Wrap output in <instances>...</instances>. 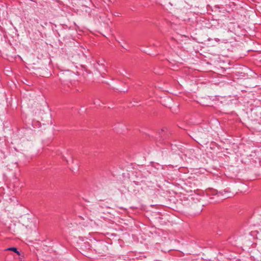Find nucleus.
Wrapping results in <instances>:
<instances>
[{
    "mask_svg": "<svg viewBox=\"0 0 261 261\" xmlns=\"http://www.w3.org/2000/svg\"><path fill=\"white\" fill-rule=\"evenodd\" d=\"M212 100L210 96L204 97L200 99L199 103L204 106H210Z\"/></svg>",
    "mask_w": 261,
    "mask_h": 261,
    "instance_id": "obj_1",
    "label": "nucleus"
},
{
    "mask_svg": "<svg viewBox=\"0 0 261 261\" xmlns=\"http://www.w3.org/2000/svg\"><path fill=\"white\" fill-rule=\"evenodd\" d=\"M95 247V250L99 253H101V251L104 250L107 248L105 243L103 242H97Z\"/></svg>",
    "mask_w": 261,
    "mask_h": 261,
    "instance_id": "obj_2",
    "label": "nucleus"
},
{
    "mask_svg": "<svg viewBox=\"0 0 261 261\" xmlns=\"http://www.w3.org/2000/svg\"><path fill=\"white\" fill-rule=\"evenodd\" d=\"M5 250L6 251H13L14 252H15L17 255H20V252L17 250V248L14 247H9L8 248L5 249Z\"/></svg>",
    "mask_w": 261,
    "mask_h": 261,
    "instance_id": "obj_3",
    "label": "nucleus"
},
{
    "mask_svg": "<svg viewBox=\"0 0 261 261\" xmlns=\"http://www.w3.org/2000/svg\"><path fill=\"white\" fill-rule=\"evenodd\" d=\"M166 129H167V128H166V127L163 128L161 129V132L162 133V132H165Z\"/></svg>",
    "mask_w": 261,
    "mask_h": 261,
    "instance_id": "obj_4",
    "label": "nucleus"
},
{
    "mask_svg": "<svg viewBox=\"0 0 261 261\" xmlns=\"http://www.w3.org/2000/svg\"><path fill=\"white\" fill-rule=\"evenodd\" d=\"M213 195H214L215 194V190L214 189H213Z\"/></svg>",
    "mask_w": 261,
    "mask_h": 261,
    "instance_id": "obj_5",
    "label": "nucleus"
},
{
    "mask_svg": "<svg viewBox=\"0 0 261 261\" xmlns=\"http://www.w3.org/2000/svg\"><path fill=\"white\" fill-rule=\"evenodd\" d=\"M94 104L96 105L97 104L96 102H94Z\"/></svg>",
    "mask_w": 261,
    "mask_h": 261,
    "instance_id": "obj_6",
    "label": "nucleus"
}]
</instances>
